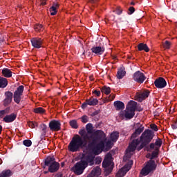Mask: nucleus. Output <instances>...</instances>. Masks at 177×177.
<instances>
[{
	"label": "nucleus",
	"mask_w": 177,
	"mask_h": 177,
	"mask_svg": "<svg viewBox=\"0 0 177 177\" xmlns=\"http://www.w3.org/2000/svg\"><path fill=\"white\" fill-rule=\"evenodd\" d=\"M135 12V8L131 6L129 8V12L128 15H133Z\"/></svg>",
	"instance_id": "79ce46f5"
},
{
	"label": "nucleus",
	"mask_w": 177,
	"mask_h": 177,
	"mask_svg": "<svg viewBox=\"0 0 177 177\" xmlns=\"http://www.w3.org/2000/svg\"><path fill=\"white\" fill-rule=\"evenodd\" d=\"M59 168H60V164L55 162L48 167V172H50V174H55V172H57L59 171Z\"/></svg>",
	"instance_id": "6ab92c4d"
},
{
	"label": "nucleus",
	"mask_w": 177,
	"mask_h": 177,
	"mask_svg": "<svg viewBox=\"0 0 177 177\" xmlns=\"http://www.w3.org/2000/svg\"><path fill=\"white\" fill-rule=\"evenodd\" d=\"M83 55H85V51L83 53Z\"/></svg>",
	"instance_id": "e2e57ef3"
},
{
	"label": "nucleus",
	"mask_w": 177,
	"mask_h": 177,
	"mask_svg": "<svg viewBox=\"0 0 177 177\" xmlns=\"http://www.w3.org/2000/svg\"><path fill=\"white\" fill-rule=\"evenodd\" d=\"M149 95L150 91L149 90H145L141 93H138L136 94V100H138V102H140V103H142V101L147 99Z\"/></svg>",
	"instance_id": "2eb2a0df"
},
{
	"label": "nucleus",
	"mask_w": 177,
	"mask_h": 177,
	"mask_svg": "<svg viewBox=\"0 0 177 177\" xmlns=\"http://www.w3.org/2000/svg\"><path fill=\"white\" fill-rule=\"evenodd\" d=\"M2 164V159L0 158V165Z\"/></svg>",
	"instance_id": "bf43d9fd"
},
{
	"label": "nucleus",
	"mask_w": 177,
	"mask_h": 177,
	"mask_svg": "<svg viewBox=\"0 0 177 177\" xmlns=\"http://www.w3.org/2000/svg\"><path fill=\"white\" fill-rule=\"evenodd\" d=\"M104 138H106V133L102 130H96L89 136L85 129H80L79 135L76 134L73 137L68 149L72 153L80 151L81 149H86L97 155L100 149L104 147V144L103 142L97 144V140H102Z\"/></svg>",
	"instance_id": "f257e3e1"
},
{
	"label": "nucleus",
	"mask_w": 177,
	"mask_h": 177,
	"mask_svg": "<svg viewBox=\"0 0 177 177\" xmlns=\"http://www.w3.org/2000/svg\"><path fill=\"white\" fill-rule=\"evenodd\" d=\"M40 128H41V131L43 133H46V129L48 128V126H46V124H41Z\"/></svg>",
	"instance_id": "58836bf2"
},
{
	"label": "nucleus",
	"mask_w": 177,
	"mask_h": 177,
	"mask_svg": "<svg viewBox=\"0 0 177 177\" xmlns=\"http://www.w3.org/2000/svg\"><path fill=\"white\" fill-rule=\"evenodd\" d=\"M172 129H177V125L174 123L171 124Z\"/></svg>",
	"instance_id": "3c124183"
},
{
	"label": "nucleus",
	"mask_w": 177,
	"mask_h": 177,
	"mask_svg": "<svg viewBox=\"0 0 177 177\" xmlns=\"http://www.w3.org/2000/svg\"><path fill=\"white\" fill-rule=\"evenodd\" d=\"M142 108H140V109H137V111H142Z\"/></svg>",
	"instance_id": "4d7b16f0"
},
{
	"label": "nucleus",
	"mask_w": 177,
	"mask_h": 177,
	"mask_svg": "<svg viewBox=\"0 0 177 177\" xmlns=\"http://www.w3.org/2000/svg\"><path fill=\"white\" fill-rule=\"evenodd\" d=\"M99 169H100L99 167H96L95 169H93V171H99Z\"/></svg>",
	"instance_id": "6e6d98bb"
},
{
	"label": "nucleus",
	"mask_w": 177,
	"mask_h": 177,
	"mask_svg": "<svg viewBox=\"0 0 177 177\" xmlns=\"http://www.w3.org/2000/svg\"><path fill=\"white\" fill-rule=\"evenodd\" d=\"M99 104V100L91 97L89 99H86L84 102L81 105V108L83 110H85L88 106H97Z\"/></svg>",
	"instance_id": "1a4fd4ad"
},
{
	"label": "nucleus",
	"mask_w": 177,
	"mask_h": 177,
	"mask_svg": "<svg viewBox=\"0 0 177 177\" xmlns=\"http://www.w3.org/2000/svg\"><path fill=\"white\" fill-rule=\"evenodd\" d=\"M28 125L30 128H35L36 127H38V123L37 122H30Z\"/></svg>",
	"instance_id": "4c0bfd02"
},
{
	"label": "nucleus",
	"mask_w": 177,
	"mask_h": 177,
	"mask_svg": "<svg viewBox=\"0 0 177 177\" xmlns=\"http://www.w3.org/2000/svg\"><path fill=\"white\" fill-rule=\"evenodd\" d=\"M13 176V171L10 169H6L1 172L0 177H10Z\"/></svg>",
	"instance_id": "a878e982"
},
{
	"label": "nucleus",
	"mask_w": 177,
	"mask_h": 177,
	"mask_svg": "<svg viewBox=\"0 0 177 177\" xmlns=\"http://www.w3.org/2000/svg\"><path fill=\"white\" fill-rule=\"evenodd\" d=\"M111 158H113V156L111 153H107L105 156L104 160H109V161H111Z\"/></svg>",
	"instance_id": "37998d69"
},
{
	"label": "nucleus",
	"mask_w": 177,
	"mask_h": 177,
	"mask_svg": "<svg viewBox=\"0 0 177 177\" xmlns=\"http://www.w3.org/2000/svg\"><path fill=\"white\" fill-rule=\"evenodd\" d=\"M122 13V10L121 9V7H117L116 8V15H121Z\"/></svg>",
	"instance_id": "a18cd8bd"
},
{
	"label": "nucleus",
	"mask_w": 177,
	"mask_h": 177,
	"mask_svg": "<svg viewBox=\"0 0 177 177\" xmlns=\"http://www.w3.org/2000/svg\"><path fill=\"white\" fill-rule=\"evenodd\" d=\"M63 165H64V162L62 163V167H63Z\"/></svg>",
	"instance_id": "052dcab7"
},
{
	"label": "nucleus",
	"mask_w": 177,
	"mask_h": 177,
	"mask_svg": "<svg viewBox=\"0 0 177 177\" xmlns=\"http://www.w3.org/2000/svg\"><path fill=\"white\" fill-rule=\"evenodd\" d=\"M162 146V140L160 138H158L156 140L155 143H151L149 146L147 147L148 151H151V150H154L156 147H158V149H160V147Z\"/></svg>",
	"instance_id": "dca6fc26"
},
{
	"label": "nucleus",
	"mask_w": 177,
	"mask_h": 177,
	"mask_svg": "<svg viewBox=\"0 0 177 177\" xmlns=\"http://www.w3.org/2000/svg\"><path fill=\"white\" fill-rule=\"evenodd\" d=\"M113 99H115V95L111 94V95L109 96L107 100H108L109 102H111Z\"/></svg>",
	"instance_id": "49530a36"
},
{
	"label": "nucleus",
	"mask_w": 177,
	"mask_h": 177,
	"mask_svg": "<svg viewBox=\"0 0 177 177\" xmlns=\"http://www.w3.org/2000/svg\"><path fill=\"white\" fill-rule=\"evenodd\" d=\"M59 5L58 3H53V6L50 8L51 16H55L57 13V9Z\"/></svg>",
	"instance_id": "5701e85b"
},
{
	"label": "nucleus",
	"mask_w": 177,
	"mask_h": 177,
	"mask_svg": "<svg viewBox=\"0 0 177 177\" xmlns=\"http://www.w3.org/2000/svg\"><path fill=\"white\" fill-rule=\"evenodd\" d=\"M154 85L156 88H158L159 89H163V88H165L167 86V81L164 77H158L156 79L154 82Z\"/></svg>",
	"instance_id": "f8f14e48"
},
{
	"label": "nucleus",
	"mask_w": 177,
	"mask_h": 177,
	"mask_svg": "<svg viewBox=\"0 0 177 177\" xmlns=\"http://www.w3.org/2000/svg\"><path fill=\"white\" fill-rule=\"evenodd\" d=\"M113 106L117 111L124 110L125 109V104L121 101H115L113 103Z\"/></svg>",
	"instance_id": "412c9836"
},
{
	"label": "nucleus",
	"mask_w": 177,
	"mask_h": 177,
	"mask_svg": "<svg viewBox=\"0 0 177 177\" xmlns=\"http://www.w3.org/2000/svg\"><path fill=\"white\" fill-rule=\"evenodd\" d=\"M153 138H154V132L150 129H146L142 133L140 140L136 139L133 140L131 143L129 145V148L127 149V153H132L136 150V147L141 142V145L138 147V150H142L143 147L147 148V145L153 140Z\"/></svg>",
	"instance_id": "f03ea898"
},
{
	"label": "nucleus",
	"mask_w": 177,
	"mask_h": 177,
	"mask_svg": "<svg viewBox=\"0 0 177 177\" xmlns=\"http://www.w3.org/2000/svg\"><path fill=\"white\" fill-rule=\"evenodd\" d=\"M56 162V159L53 156H48L44 160V165L46 167H50L52 164Z\"/></svg>",
	"instance_id": "aec40b11"
},
{
	"label": "nucleus",
	"mask_w": 177,
	"mask_h": 177,
	"mask_svg": "<svg viewBox=\"0 0 177 177\" xmlns=\"http://www.w3.org/2000/svg\"><path fill=\"white\" fill-rule=\"evenodd\" d=\"M100 113V110H97L94 112H93L91 114V117H95V115H97L98 114Z\"/></svg>",
	"instance_id": "c03bdc74"
},
{
	"label": "nucleus",
	"mask_w": 177,
	"mask_h": 177,
	"mask_svg": "<svg viewBox=\"0 0 177 177\" xmlns=\"http://www.w3.org/2000/svg\"><path fill=\"white\" fill-rule=\"evenodd\" d=\"M138 49L140 52H142V50H144L145 52H147V53L150 51V48H149V46H147V44L144 43H140L138 45Z\"/></svg>",
	"instance_id": "b1692460"
},
{
	"label": "nucleus",
	"mask_w": 177,
	"mask_h": 177,
	"mask_svg": "<svg viewBox=\"0 0 177 177\" xmlns=\"http://www.w3.org/2000/svg\"><path fill=\"white\" fill-rule=\"evenodd\" d=\"M8 86V79L0 77V88H6Z\"/></svg>",
	"instance_id": "c85d7f7f"
},
{
	"label": "nucleus",
	"mask_w": 177,
	"mask_h": 177,
	"mask_svg": "<svg viewBox=\"0 0 177 177\" xmlns=\"http://www.w3.org/2000/svg\"><path fill=\"white\" fill-rule=\"evenodd\" d=\"M69 125L73 129H78V122L75 120H72L69 122Z\"/></svg>",
	"instance_id": "2f4dec72"
},
{
	"label": "nucleus",
	"mask_w": 177,
	"mask_h": 177,
	"mask_svg": "<svg viewBox=\"0 0 177 177\" xmlns=\"http://www.w3.org/2000/svg\"><path fill=\"white\" fill-rule=\"evenodd\" d=\"M106 146H107V147H110V146H111V141H108L106 142Z\"/></svg>",
	"instance_id": "603ef678"
},
{
	"label": "nucleus",
	"mask_w": 177,
	"mask_h": 177,
	"mask_svg": "<svg viewBox=\"0 0 177 177\" xmlns=\"http://www.w3.org/2000/svg\"><path fill=\"white\" fill-rule=\"evenodd\" d=\"M23 145L26 147H30V146L32 145V142L31 141V140H24L23 141Z\"/></svg>",
	"instance_id": "c9c22d12"
},
{
	"label": "nucleus",
	"mask_w": 177,
	"mask_h": 177,
	"mask_svg": "<svg viewBox=\"0 0 177 177\" xmlns=\"http://www.w3.org/2000/svg\"><path fill=\"white\" fill-rule=\"evenodd\" d=\"M1 133H2V126L1 125H0V135H1Z\"/></svg>",
	"instance_id": "5fc2aeb1"
},
{
	"label": "nucleus",
	"mask_w": 177,
	"mask_h": 177,
	"mask_svg": "<svg viewBox=\"0 0 177 177\" xmlns=\"http://www.w3.org/2000/svg\"><path fill=\"white\" fill-rule=\"evenodd\" d=\"M133 80L138 84H143L146 81V75H145V73L138 71L133 73Z\"/></svg>",
	"instance_id": "6e6552de"
},
{
	"label": "nucleus",
	"mask_w": 177,
	"mask_h": 177,
	"mask_svg": "<svg viewBox=\"0 0 177 177\" xmlns=\"http://www.w3.org/2000/svg\"><path fill=\"white\" fill-rule=\"evenodd\" d=\"M5 110L0 111V117L2 118L3 115H5Z\"/></svg>",
	"instance_id": "8fccbe9b"
},
{
	"label": "nucleus",
	"mask_w": 177,
	"mask_h": 177,
	"mask_svg": "<svg viewBox=\"0 0 177 177\" xmlns=\"http://www.w3.org/2000/svg\"><path fill=\"white\" fill-rule=\"evenodd\" d=\"M34 113L36 114H44L45 109L42 107H37L34 109Z\"/></svg>",
	"instance_id": "473e14b6"
},
{
	"label": "nucleus",
	"mask_w": 177,
	"mask_h": 177,
	"mask_svg": "<svg viewBox=\"0 0 177 177\" xmlns=\"http://www.w3.org/2000/svg\"><path fill=\"white\" fill-rule=\"evenodd\" d=\"M80 119L83 124H86L89 121V118L86 115L82 116Z\"/></svg>",
	"instance_id": "e433bc0d"
},
{
	"label": "nucleus",
	"mask_w": 177,
	"mask_h": 177,
	"mask_svg": "<svg viewBox=\"0 0 177 177\" xmlns=\"http://www.w3.org/2000/svg\"><path fill=\"white\" fill-rule=\"evenodd\" d=\"M94 95H96V96H100V91L95 90L93 91Z\"/></svg>",
	"instance_id": "de8ad7c7"
},
{
	"label": "nucleus",
	"mask_w": 177,
	"mask_h": 177,
	"mask_svg": "<svg viewBox=\"0 0 177 177\" xmlns=\"http://www.w3.org/2000/svg\"><path fill=\"white\" fill-rule=\"evenodd\" d=\"M156 169H157V165L156 164V161L149 160L147 162L145 167L142 169L140 174L142 175V176H147L149 174L154 172Z\"/></svg>",
	"instance_id": "39448f33"
},
{
	"label": "nucleus",
	"mask_w": 177,
	"mask_h": 177,
	"mask_svg": "<svg viewBox=\"0 0 177 177\" xmlns=\"http://www.w3.org/2000/svg\"><path fill=\"white\" fill-rule=\"evenodd\" d=\"M125 74H127L125 70H124L123 68L119 69L117 73L118 80H122L124 77H125Z\"/></svg>",
	"instance_id": "cd10ccee"
},
{
	"label": "nucleus",
	"mask_w": 177,
	"mask_h": 177,
	"mask_svg": "<svg viewBox=\"0 0 177 177\" xmlns=\"http://www.w3.org/2000/svg\"><path fill=\"white\" fill-rule=\"evenodd\" d=\"M35 31L39 32V31H42V25H41V24L36 25L35 27Z\"/></svg>",
	"instance_id": "ea45409f"
},
{
	"label": "nucleus",
	"mask_w": 177,
	"mask_h": 177,
	"mask_svg": "<svg viewBox=\"0 0 177 177\" xmlns=\"http://www.w3.org/2000/svg\"><path fill=\"white\" fill-rule=\"evenodd\" d=\"M151 129L155 131V132H157V131H158V127H157V124H151Z\"/></svg>",
	"instance_id": "a19ab883"
},
{
	"label": "nucleus",
	"mask_w": 177,
	"mask_h": 177,
	"mask_svg": "<svg viewBox=\"0 0 177 177\" xmlns=\"http://www.w3.org/2000/svg\"><path fill=\"white\" fill-rule=\"evenodd\" d=\"M86 167H88L86 166V162L80 160L75 163V165L73 167V171L76 175H82Z\"/></svg>",
	"instance_id": "423d86ee"
},
{
	"label": "nucleus",
	"mask_w": 177,
	"mask_h": 177,
	"mask_svg": "<svg viewBox=\"0 0 177 177\" xmlns=\"http://www.w3.org/2000/svg\"><path fill=\"white\" fill-rule=\"evenodd\" d=\"M32 46L36 49L42 48L43 40L39 37H33L30 39Z\"/></svg>",
	"instance_id": "ddd939ff"
},
{
	"label": "nucleus",
	"mask_w": 177,
	"mask_h": 177,
	"mask_svg": "<svg viewBox=\"0 0 177 177\" xmlns=\"http://www.w3.org/2000/svg\"><path fill=\"white\" fill-rule=\"evenodd\" d=\"M102 167L103 168H108L107 171L109 174L111 173L113 169L114 168V163L111 162V160L104 159L102 162Z\"/></svg>",
	"instance_id": "f3484780"
},
{
	"label": "nucleus",
	"mask_w": 177,
	"mask_h": 177,
	"mask_svg": "<svg viewBox=\"0 0 177 177\" xmlns=\"http://www.w3.org/2000/svg\"><path fill=\"white\" fill-rule=\"evenodd\" d=\"M101 92H102V93H105V95H110V93H111V89L107 86H104L101 88Z\"/></svg>",
	"instance_id": "7c9ffc66"
},
{
	"label": "nucleus",
	"mask_w": 177,
	"mask_h": 177,
	"mask_svg": "<svg viewBox=\"0 0 177 177\" xmlns=\"http://www.w3.org/2000/svg\"><path fill=\"white\" fill-rule=\"evenodd\" d=\"M80 161L86 162V167H88L89 164H93V161H95V155L92 153H82Z\"/></svg>",
	"instance_id": "9d476101"
},
{
	"label": "nucleus",
	"mask_w": 177,
	"mask_h": 177,
	"mask_svg": "<svg viewBox=\"0 0 177 177\" xmlns=\"http://www.w3.org/2000/svg\"><path fill=\"white\" fill-rule=\"evenodd\" d=\"M154 149L155 151H153L151 153V160L156 158V157H158V151H160V149H158V147H155Z\"/></svg>",
	"instance_id": "72a5a7b5"
},
{
	"label": "nucleus",
	"mask_w": 177,
	"mask_h": 177,
	"mask_svg": "<svg viewBox=\"0 0 177 177\" xmlns=\"http://www.w3.org/2000/svg\"><path fill=\"white\" fill-rule=\"evenodd\" d=\"M23 92H24V86L21 85L17 87V91L13 93L10 91H6L5 93L6 98L3 100V106L6 107L9 106L10 103H12V100L17 103V104H19L20 102H21V96H23Z\"/></svg>",
	"instance_id": "7ed1b4c3"
},
{
	"label": "nucleus",
	"mask_w": 177,
	"mask_h": 177,
	"mask_svg": "<svg viewBox=\"0 0 177 177\" xmlns=\"http://www.w3.org/2000/svg\"><path fill=\"white\" fill-rule=\"evenodd\" d=\"M44 174H48V171H45Z\"/></svg>",
	"instance_id": "680f3d73"
},
{
	"label": "nucleus",
	"mask_w": 177,
	"mask_h": 177,
	"mask_svg": "<svg viewBox=\"0 0 177 177\" xmlns=\"http://www.w3.org/2000/svg\"><path fill=\"white\" fill-rule=\"evenodd\" d=\"M104 50H106V48L104 46H97L91 48V52L95 53L97 56H100L104 53Z\"/></svg>",
	"instance_id": "4468645a"
},
{
	"label": "nucleus",
	"mask_w": 177,
	"mask_h": 177,
	"mask_svg": "<svg viewBox=\"0 0 177 177\" xmlns=\"http://www.w3.org/2000/svg\"><path fill=\"white\" fill-rule=\"evenodd\" d=\"M97 1H99V0H90L89 2H90V3H95L97 2Z\"/></svg>",
	"instance_id": "864d4df0"
},
{
	"label": "nucleus",
	"mask_w": 177,
	"mask_h": 177,
	"mask_svg": "<svg viewBox=\"0 0 177 177\" xmlns=\"http://www.w3.org/2000/svg\"><path fill=\"white\" fill-rule=\"evenodd\" d=\"M130 5L135 6V2L132 1Z\"/></svg>",
	"instance_id": "13d9d810"
},
{
	"label": "nucleus",
	"mask_w": 177,
	"mask_h": 177,
	"mask_svg": "<svg viewBox=\"0 0 177 177\" xmlns=\"http://www.w3.org/2000/svg\"><path fill=\"white\" fill-rule=\"evenodd\" d=\"M1 73L3 77H5V78H10L12 74V71H10V69L8 68H4L3 69H2Z\"/></svg>",
	"instance_id": "393cba45"
},
{
	"label": "nucleus",
	"mask_w": 177,
	"mask_h": 177,
	"mask_svg": "<svg viewBox=\"0 0 177 177\" xmlns=\"http://www.w3.org/2000/svg\"><path fill=\"white\" fill-rule=\"evenodd\" d=\"M171 45H172V44L168 41H165V43L162 44L163 48L165 49H170Z\"/></svg>",
	"instance_id": "f704fd0d"
},
{
	"label": "nucleus",
	"mask_w": 177,
	"mask_h": 177,
	"mask_svg": "<svg viewBox=\"0 0 177 177\" xmlns=\"http://www.w3.org/2000/svg\"><path fill=\"white\" fill-rule=\"evenodd\" d=\"M17 118V115H16L15 113H11L10 115H6L3 118V121H4V122H6L7 124H9L10 122H13V121H15Z\"/></svg>",
	"instance_id": "a211bd4d"
},
{
	"label": "nucleus",
	"mask_w": 177,
	"mask_h": 177,
	"mask_svg": "<svg viewBox=\"0 0 177 177\" xmlns=\"http://www.w3.org/2000/svg\"><path fill=\"white\" fill-rule=\"evenodd\" d=\"M145 131V127L140 126L137 129H136L135 132L131 135V139H135L136 137L139 136L141 133Z\"/></svg>",
	"instance_id": "4be33fe9"
},
{
	"label": "nucleus",
	"mask_w": 177,
	"mask_h": 177,
	"mask_svg": "<svg viewBox=\"0 0 177 177\" xmlns=\"http://www.w3.org/2000/svg\"><path fill=\"white\" fill-rule=\"evenodd\" d=\"M133 164V161L130 160L128 165H125L121 169H120L118 172V176L123 177L127 175V173L131 169L132 165Z\"/></svg>",
	"instance_id": "9b49d317"
},
{
	"label": "nucleus",
	"mask_w": 177,
	"mask_h": 177,
	"mask_svg": "<svg viewBox=\"0 0 177 177\" xmlns=\"http://www.w3.org/2000/svg\"><path fill=\"white\" fill-rule=\"evenodd\" d=\"M115 60L117 59V57H114Z\"/></svg>",
	"instance_id": "0e129e2a"
},
{
	"label": "nucleus",
	"mask_w": 177,
	"mask_h": 177,
	"mask_svg": "<svg viewBox=\"0 0 177 177\" xmlns=\"http://www.w3.org/2000/svg\"><path fill=\"white\" fill-rule=\"evenodd\" d=\"M86 129L87 131V135H92L93 133V125L91 123L86 125Z\"/></svg>",
	"instance_id": "c756f323"
},
{
	"label": "nucleus",
	"mask_w": 177,
	"mask_h": 177,
	"mask_svg": "<svg viewBox=\"0 0 177 177\" xmlns=\"http://www.w3.org/2000/svg\"><path fill=\"white\" fill-rule=\"evenodd\" d=\"M46 1L47 0H41L40 5H41L42 6H45V5H46Z\"/></svg>",
	"instance_id": "09e8293b"
},
{
	"label": "nucleus",
	"mask_w": 177,
	"mask_h": 177,
	"mask_svg": "<svg viewBox=\"0 0 177 177\" xmlns=\"http://www.w3.org/2000/svg\"><path fill=\"white\" fill-rule=\"evenodd\" d=\"M48 128L52 132H59V131H62V123L60 120H53L50 121Z\"/></svg>",
	"instance_id": "0eeeda50"
},
{
	"label": "nucleus",
	"mask_w": 177,
	"mask_h": 177,
	"mask_svg": "<svg viewBox=\"0 0 177 177\" xmlns=\"http://www.w3.org/2000/svg\"><path fill=\"white\" fill-rule=\"evenodd\" d=\"M137 106L138 102L130 101L124 111L120 113V117H124L127 120H132L135 117V111H136Z\"/></svg>",
	"instance_id": "20e7f679"
},
{
	"label": "nucleus",
	"mask_w": 177,
	"mask_h": 177,
	"mask_svg": "<svg viewBox=\"0 0 177 177\" xmlns=\"http://www.w3.org/2000/svg\"><path fill=\"white\" fill-rule=\"evenodd\" d=\"M118 138H120V133L118 131H113L111 133L110 139L112 142H117Z\"/></svg>",
	"instance_id": "bb28decb"
}]
</instances>
